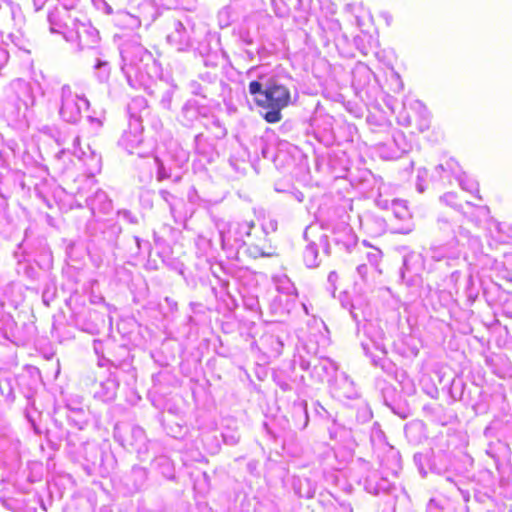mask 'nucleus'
I'll list each match as a JSON object with an SVG mask.
<instances>
[{
  "mask_svg": "<svg viewBox=\"0 0 512 512\" xmlns=\"http://www.w3.org/2000/svg\"><path fill=\"white\" fill-rule=\"evenodd\" d=\"M264 90L262 89V84L258 81H251L249 83V92L251 95L259 94V97L262 96V92Z\"/></svg>",
  "mask_w": 512,
  "mask_h": 512,
  "instance_id": "obj_27",
  "label": "nucleus"
},
{
  "mask_svg": "<svg viewBox=\"0 0 512 512\" xmlns=\"http://www.w3.org/2000/svg\"><path fill=\"white\" fill-rule=\"evenodd\" d=\"M104 224L97 219H93L86 224V232L91 237H96L98 230H100Z\"/></svg>",
  "mask_w": 512,
  "mask_h": 512,
  "instance_id": "obj_23",
  "label": "nucleus"
},
{
  "mask_svg": "<svg viewBox=\"0 0 512 512\" xmlns=\"http://www.w3.org/2000/svg\"><path fill=\"white\" fill-rule=\"evenodd\" d=\"M147 481V470L143 467L134 466L129 473H126L121 482L129 494L138 492Z\"/></svg>",
  "mask_w": 512,
  "mask_h": 512,
  "instance_id": "obj_13",
  "label": "nucleus"
},
{
  "mask_svg": "<svg viewBox=\"0 0 512 512\" xmlns=\"http://www.w3.org/2000/svg\"><path fill=\"white\" fill-rule=\"evenodd\" d=\"M0 393L10 401L14 400L15 396L10 379H2L0 381Z\"/></svg>",
  "mask_w": 512,
  "mask_h": 512,
  "instance_id": "obj_22",
  "label": "nucleus"
},
{
  "mask_svg": "<svg viewBox=\"0 0 512 512\" xmlns=\"http://www.w3.org/2000/svg\"><path fill=\"white\" fill-rule=\"evenodd\" d=\"M67 34L65 40L75 43L79 51L95 49L100 40L98 30L86 19L85 14L80 23L72 26V31Z\"/></svg>",
  "mask_w": 512,
  "mask_h": 512,
  "instance_id": "obj_9",
  "label": "nucleus"
},
{
  "mask_svg": "<svg viewBox=\"0 0 512 512\" xmlns=\"http://www.w3.org/2000/svg\"><path fill=\"white\" fill-rule=\"evenodd\" d=\"M34 192L36 196L41 199L48 206L49 195L51 193V183L47 179H41L39 182L34 183Z\"/></svg>",
  "mask_w": 512,
  "mask_h": 512,
  "instance_id": "obj_21",
  "label": "nucleus"
},
{
  "mask_svg": "<svg viewBox=\"0 0 512 512\" xmlns=\"http://www.w3.org/2000/svg\"><path fill=\"white\" fill-rule=\"evenodd\" d=\"M150 124H151L152 128L155 129V131H157V122L154 120H150Z\"/></svg>",
  "mask_w": 512,
  "mask_h": 512,
  "instance_id": "obj_34",
  "label": "nucleus"
},
{
  "mask_svg": "<svg viewBox=\"0 0 512 512\" xmlns=\"http://www.w3.org/2000/svg\"><path fill=\"white\" fill-rule=\"evenodd\" d=\"M102 361L108 362L110 364V368L108 371V376L104 380L100 381L97 389L94 391V397L103 402H110L115 399L117 389L121 381V372L117 367V363L120 360H110L104 358Z\"/></svg>",
  "mask_w": 512,
  "mask_h": 512,
  "instance_id": "obj_11",
  "label": "nucleus"
},
{
  "mask_svg": "<svg viewBox=\"0 0 512 512\" xmlns=\"http://www.w3.org/2000/svg\"><path fill=\"white\" fill-rule=\"evenodd\" d=\"M36 95L32 83L23 79L10 82L5 90V98L0 102V114L10 126L26 129L33 116Z\"/></svg>",
  "mask_w": 512,
  "mask_h": 512,
  "instance_id": "obj_2",
  "label": "nucleus"
},
{
  "mask_svg": "<svg viewBox=\"0 0 512 512\" xmlns=\"http://www.w3.org/2000/svg\"><path fill=\"white\" fill-rule=\"evenodd\" d=\"M156 377H157L156 375H153V376H152V379H153V381H154V382H155V380H156Z\"/></svg>",
  "mask_w": 512,
  "mask_h": 512,
  "instance_id": "obj_38",
  "label": "nucleus"
},
{
  "mask_svg": "<svg viewBox=\"0 0 512 512\" xmlns=\"http://www.w3.org/2000/svg\"><path fill=\"white\" fill-rule=\"evenodd\" d=\"M148 398L155 407H158L159 398L157 396V390H149Z\"/></svg>",
  "mask_w": 512,
  "mask_h": 512,
  "instance_id": "obj_32",
  "label": "nucleus"
},
{
  "mask_svg": "<svg viewBox=\"0 0 512 512\" xmlns=\"http://www.w3.org/2000/svg\"><path fill=\"white\" fill-rule=\"evenodd\" d=\"M75 196H80L82 197V188H78L77 192L75 193Z\"/></svg>",
  "mask_w": 512,
  "mask_h": 512,
  "instance_id": "obj_35",
  "label": "nucleus"
},
{
  "mask_svg": "<svg viewBox=\"0 0 512 512\" xmlns=\"http://www.w3.org/2000/svg\"><path fill=\"white\" fill-rule=\"evenodd\" d=\"M87 119L95 129H99L102 126V120L100 118L89 115Z\"/></svg>",
  "mask_w": 512,
  "mask_h": 512,
  "instance_id": "obj_31",
  "label": "nucleus"
},
{
  "mask_svg": "<svg viewBox=\"0 0 512 512\" xmlns=\"http://www.w3.org/2000/svg\"><path fill=\"white\" fill-rule=\"evenodd\" d=\"M83 15L81 10L53 7L47 15L49 30L53 34H60L65 39L68 36L67 33L72 31V26L80 23Z\"/></svg>",
  "mask_w": 512,
  "mask_h": 512,
  "instance_id": "obj_7",
  "label": "nucleus"
},
{
  "mask_svg": "<svg viewBox=\"0 0 512 512\" xmlns=\"http://www.w3.org/2000/svg\"><path fill=\"white\" fill-rule=\"evenodd\" d=\"M92 3L97 10L103 12L106 15H110L113 12L112 7L106 0H92Z\"/></svg>",
  "mask_w": 512,
  "mask_h": 512,
  "instance_id": "obj_25",
  "label": "nucleus"
},
{
  "mask_svg": "<svg viewBox=\"0 0 512 512\" xmlns=\"http://www.w3.org/2000/svg\"><path fill=\"white\" fill-rule=\"evenodd\" d=\"M140 9L143 18L148 21V23L154 22L159 15V10L155 0H145L141 4Z\"/></svg>",
  "mask_w": 512,
  "mask_h": 512,
  "instance_id": "obj_20",
  "label": "nucleus"
},
{
  "mask_svg": "<svg viewBox=\"0 0 512 512\" xmlns=\"http://www.w3.org/2000/svg\"><path fill=\"white\" fill-rule=\"evenodd\" d=\"M143 126L140 122L129 121L128 129L124 131L122 137L119 140L120 146H122L129 153H133V150L142 143L141 134Z\"/></svg>",
  "mask_w": 512,
  "mask_h": 512,
  "instance_id": "obj_14",
  "label": "nucleus"
},
{
  "mask_svg": "<svg viewBox=\"0 0 512 512\" xmlns=\"http://www.w3.org/2000/svg\"><path fill=\"white\" fill-rule=\"evenodd\" d=\"M64 409L67 420L75 427L82 429L87 424L88 418L82 397L78 395L67 397Z\"/></svg>",
  "mask_w": 512,
  "mask_h": 512,
  "instance_id": "obj_12",
  "label": "nucleus"
},
{
  "mask_svg": "<svg viewBox=\"0 0 512 512\" xmlns=\"http://www.w3.org/2000/svg\"><path fill=\"white\" fill-rule=\"evenodd\" d=\"M0 501L2 505L8 510L16 511L21 508L20 502L16 499L0 496Z\"/></svg>",
  "mask_w": 512,
  "mask_h": 512,
  "instance_id": "obj_24",
  "label": "nucleus"
},
{
  "mask_svg": "<svg viewBox=\"0 0 512 512\" xmlns=\"http://www.w3.org/2000/svg\"><path fill=\"white\" fill-rule=\"evenodd\" d=\"M127 113L129 121H137L140 122L141 125L144 119L150 120L147 100L142 96L132 98L127 105Z\"/></svg>",
  "mask_w": 512,
  "mask_h": 512,
  "instance_id": "obj_16",
  "label": "nucleus"
},
{
  "mask_svg": "<svg viewBox=\"0 0 512 512\" xmlns=\"http://www.w3.org/2000/svg\"><path fill=\"white\" fill-rule=\"evenodd\" d=\"M59 117L62 121L76 125L82 119V112L88 110L90 102L84 94L74 92L68 84L61 86L59 92Z\"/></svg>",
  "mask_w": 512,
  "mask_h": 512,
  "instance_id": "obj_5",
  "label": "nucleus"
},
{
  "mask_svg": "<svg viewBox=\"0 0 512 512\" xmlns=\"http://www.w3.org/2000/svg\"><path fill=\"white\" fill-rule=\"evenodd\" d=\"M66 152H71L80 161H82L83 164L86 166V171L88 174L94 175L100 172L102 166L101 155L98 154L95 150H93L89 144L86 146V150H84L80 145V137L78 135L74 137L72 141V147L62 149L57 154V157L65 155Z\"/></svg>",
  "mask_w": 512,
  "mask_h": 512,
  "instance_id": "obj_10",
  "label": "nucleus"
},
{
  "mask_svg": "<svg viewBox=\"0 0 512 512\" xmlns=\"http://www.w3.org/2000/svg\"><path fill=\"white\" fill-rule=\"evenodd\" d=\"M59 8L81 10L79 8L80 0H58Z\"/></svg>",
  "mask_w": 512,
  "mask_h": 512,
  "instance_id": "obj_26",
  "label": "nucleus"
},
{
  "mask_svg": "<svg viewBox=\"0 0 512 512\" xmlns=\"http://www.w3.org/2000/svg\"><path fill=\"white\" fill-rule=\"evenodd\" d=\"M25 379H26V377L24 375L20 376V385L25 384Z\"/></svg>",
  "mask_w": 512,
  "mask_h": 512,
  "instance_id": "obj_36",
  "label": "nucleus"
},
{
  "mask_svg": "<svg viewBox=\"0 0 512 512\" xmlns=\"http://www.w3.org/2000/svg\"><path fill=\"white\" fill-rule=\"evenodd\" d=\"M258 107L265 110L263 119L270 124L280 122L281 111L291 103L290 90L281 84H270L262 92L261 97L255 98Z\"/></svg>",
  "mask_w": 512,
  "mask_h": 512,
  "instance_id": "obj_4",
  "label": "nucleus"
},
{
  "mask_svg": "<svg viewBox=\"0 0 512 512\" xmlns=\"http://www.w3.org/2000/svg\"><path fill=\"white\" fill-rule=\"evenodd\" d=\"M99 56L96 58L94 64V73L101 82H106L110 77L111 66L107 59L103 57L101 53H97Z\"/></svg>",
  "mask_w": 512,
  "mask_h": 512,
  "instance_id": "obj_19",
  "label": "nucleus"
},
{
  "mask_svg": "<svg viewBox=\"0 0 512 512\" xmlns=\"http://www.w3.org/2000/svg\"><path fill=\"white\" fill-rule=\"evenodd\" d=\"M157 143L156 141H154L152 147H151V150L150 151H141L139 152V156L140 157H152L153 161L152 163H149L148 164V167H149V170L148 172L141 176V181H150L152 179V166H154L156 168V179L158 181H160V159L158 157V154H157Z\"/></svg>",
  "mask_w": 512,
  "mask_h": 512,
  "instance_id": "obj_18",
  "label": "nucleus"
},
{
  "mask_svg": "<svg viewBox=\"0 0 512 512\" xmlns=\"http://www.w3.org/2000/svg\"><path fill=\"white\" fill-rule=\"evenodd\" d=\"M66 449L71 458L80 463L88 474L104 476L113 469L112 456L102 450L96 442H84L77 437H70Z\"/></svg>",
  "mask_w": 512,
  "mask_h": 512,
  "instance_id": "obj_3",
  "label": "nucleus"
},
{
  "mask_svg": "<svg viewBox=\"0 0 512 512\" xmlns=\"http://www.w3.org/2000/svg\"><path fill=\"white\" fill-rule=\"evenodd\" d=\"M122 215H123L125 218L129 219V221H132V219L130 218V216H131L130 212H128V211H124V212H122Z\"/></svg>",
  "mask_w": 512,
  "mask_h": 512,
  "instance_id": "obj_33",
  "label": "nucleus"
},
{
  "mask_svg": "<svg viewBox=\"0 0 512 512\" xmlns=\"http://www.w3.org/2000/svg\"><path fill=\"white\" fill-rule=\"evenodd\" d=\"M20 147L15 139H0V168H7L11 160L19 153Z\"/></svg>",
  "mask_w": 512,
  "mask_h": 512,
  "instance_id": "obj_17",
  "label": "nucleus"
},
{
  "mask_svg": "<svg viewBox=\"0 0 512 512\" xmlns=\"http://www.w3.org/2000/svg\"><path fill=\"white\" fill-rule=\"evenodd\" d=\"M9 59L8 52L0 47V70L6 65Z\"/></svg>",
  "mask_w": 512,
  "mask_h": 512,
  "instance_id": "obj_29",
  "label": "nucleus"
},
{
  "mask_svg": "<svg viewBox=\"0 0 512 512\" xmlns=\"http://www.w3.org/2000/svg\"><path fill=\"white\" fill-rule=\"evenodd\" d=\"M113 437L123 448L136 453L147 451V437L143 428L129 422H118L114 426Z\"/></svg>",
  "mask_w": 512,
  "mask_h": 512,
  "instance_id": "obj_6",
  "label": "nucleus"
},
{
  "mask_svg": "<svg viewBox=\"0 0 512 512\" xmlns=\"http://www.w3.org/2000/svg\"><path fill=\"white\" fill-rule=\"evenodd\" d=\"M121 70L133 88L150 89L160 78V69L153 55L136 41L121 45Z\"/></svg>",
  "mask_w": 512,
  "mask_h": 512,
  "instance_id": "obj_1",
  "label": "nucleus"
},
{
  "mask_svg": "<svg viewBox=\"0 0 512 512\" xmlns=\"http://www.w3.org/2000/svg\"><path fill=\"white\" fill-rule=\"evenodd\" d=\"M35 12L41 11L47 3V0H31Z\"/></svg>",
  "mask_w": 512,
  "mask_h": 512,
  "instance_id": "obj_30",
  "label": "nucleus"
},
{
  "mask_svg": "<svg viewBox=\"0 0 512 512\" xmlns=\"http://www.w3.org/2000/svg\"><path fill=\"white\" fill-rule=\"evenodd\" d=\"M85 202L92 216H96L97 213L107 214L112 209L111 200L101 189H97L92 196L85 198Z\"/></svg>",
  "mask_w": 512,
  "mask_h": 512,
  "instance_id": "obj_15",
  "label": "nucleus"
},
{
  "mask_svg": "<svg viewBox=\"0 0 512 512\" xmlns=\"http://www.w3.org/2000/svg\"><path fill=\"white\" fill-rule=\"evenodd\" d=\"M28 386H29V389H28L27 393H25V397L27 398V404L32 405L33 404V394H34V391L37 386V381L34 379L32 381V383L28 384Z\"/></svg>",
  "mask_w": 512,
  "mask_h": 512,
  "instance_id": "obj_28",
  "label": "nucleus"
},
{
  "mask_svg": "<svg viewBox=\"0 0 512 512\" xmlns=\"http://www.w3.org/2000/svg\"><path fill=\"white\" fill-rule=\"evenodd\" d=\"M121 350L125 353V357L117 363V367L120 369L121 381L124 384L125 401L133 406L141 400V396L136 389L137 371L132 364L133 357L129 351L124 347Z\"/></svg>",
  "mask_w": 512,
  "mask_h": 512,
  "instance_id": "obj_8",
  "label": "nucleus"
},
{
  "mask_svg": "<svg viewBox=\"0 0 512 512\" xmlns=\"http://www.w3.org/2000/svg\"><path fill=\"white\" fill-rule=\"evenodd\" d=\"M75 206L76 207H82V204L76 199L75 200Z\"/></svg>",
  "mask_w": 512,
  "mask_h": 512,
  "instance_id": "obj_37",
  "label": "nucleus"
}]
</instances>
